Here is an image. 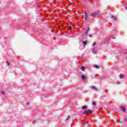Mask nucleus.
<instances>
[{
    "instance_id": "1",
    "label": "nucleus",
    "mask_w": 127,
    "mask_h": 127,
    "mask_svg": "<svg viewBox=\"0 0 127 127\" xmlns=\"http://www.w3.org/2000/svg\"><path fill=\"white\" fill-rule=\"evenodd\" d=\"M91 114H93V111L91 110H85L83 112V115H86L87 117H89V115H91Z\"/></svg>"
},
{
    "instance_id": "2",
    "label": "nucleus",
    "mask_w": 127,
    "mask_h": 127,
    "mask_svg": "<svg viewBox=\"0 0 127 127\" xmlns=\"http://www.w3.org/2000/svg\"><path fill=\"white\" fill-rule=\"evenodd\" d=\"M100 15H101V14H100L99 11L95 12L91 14L92 16H100Z\"/></svg>"
},
{
    "instance_id": "3",
    "label": "nucleus",
    "mask_w": 127,
    "mask_h": 127,
    "mask_svg": "<svg viewBox=\"0 0 127 127\" xmlns=\"http://www.w3.org/2000/svg\"><path fill=\"white\" fill-rule=\"evenodd\" d=\"M120 109H121V111H122L123 113H126V111H127V109L125 106H120Z\"/></svg>"
},
{
    "instance_id": "4",
    "label": "nucleus",
    "mask_w": 127,
    "mask_h": 127,
    "mask_svg": "<svg viewBox=\"0 0 127 127\" xmlns=\"http://www.w3.org/2000/svg\"><path fill=\"white\" fill-rule=\"evenodd\" d=\"M96 48H95V47H93V48H92V53L94 54H97V50H96Z\"/></svg>"
},
{
    "instance_id": "5",
    "label": "nucleus",
    "mask_w": 127,
    "mask_h": 127,
    "mask_svg": "<svg viewBox=\"0 0 127 127\" xmlns=\"http://www.w3.org/2000/svg\"><path fill=\"white\" fill-rule=\"evenodd\" d=\"M90 31V28L89 27H87L86 31L85 32V35H87L88 34V33Z\"/></svg>"
},
{
    "instance_id": "6",
    "label": "nucleus",
    "mask_w": 127,
    "mask_h": 127,
    "mask_svg": "<svg viewBox=\"0 0 127 127\" xmlns=\"http://www.w3.org/2000/svg\"><path fill=\"white\" fill-rule=\"evenodd\" d=\"M87 42H88L87 41H84L82 42V44H83V47H86V45H87Z\"/></svg>"
},
{
    "instance_id": "7",
    "label": "nucleus",
    "mask_w": 127,
    "mask_h": 127,
    "mask_svg": "<svg viewBox=\"0 0 127 127\" xmlns=\"http://www.w3.org/2000/svg\"><path fill=\"white\" fill-rule=\"evenodd\" d=\"M91 89H92V90H94V91H98V88H96V87L94 86H91Z\"/></svg>"
},
{
    "instance_id": "8",
    "label": "nucleus",
    "mask_w": 127,
    "mask_h": 127,
    "mask_svg": "<svg viewBox=\"0 0 127 127\" xmlns=\"http://www.w3.org/2000/svg\"><path fill=\"white\" fill-rule=\"evenodd\" d=\"M82 110H87L88 109V106L87 105H84L82 106Z\"/></svg>"
},
{
    "instance_id": "9",
    "label": "nucleus",
    "mask_w": 127,
    "mask_h": 127,
    "mask_svg": "<svg viewBox=\"0 0 127 127\" xmlns=\"http://www.w3.org/2000/svg\"><path fill=\"white\" fill-rule=\"evenodd\" d=\"M111 19L112 20H114V21H117V17L115 16H112L111 17Z\"/></svg>"
},
{
    "instance_id": "10",
    "label": "nucleus",
    "mask_w": 127,
    "mask_h": 127,
    "mask_svg": "<svg viewBox=\"0 0 127 127\" xmlns=\"http://www.w3.org/2000/svg\"><path fill=\"white\" fill-rule=\"evenodd\" d=\"M81 79L85 81V80H86V77L85 76V75L84 74H82L81 75Z\"/></svg>"
},
{
    "instance_id": "11",
    "label": "nucleus",
    "mask_w": 127,
    "mask_h": 127,
    "mask_svg": "<svg viewBox=\"0 0 127 127\" xmlns=\"http://www.w3.org/2000/svg\"><path fill=\"white\" fill-rule=\"evenodd\" d=\"M94 68H96V69L100 68V66L99 65H98L97 64H94Z\"/></svg>"
},
{
    "instance_id": "12",
    "label": "nucleus",
    "mask_w": 127,
    "mask_h": 127,
    "mask_svg": "<svg viewBox=\"0 0 127 127\" xmlns=\"http://www.w3.org/2000/svg\"><path fill=\"white\" fill-rule=\"evenodd\" d=\"M119 77H120V79H123V78H124V74H121L120 75Z\"/></svg>"
},
{
    "instance_id": "13",
    "label": "nucleus",
    "mask_w": 127,
    "mask_h": 127,
    "mask_svg": "<svg viewBox=\"0 0 127 127\" xmlns=\"http://www.w3.org/2000/svg\"><path fill=\"white\" fill-rule=\"evenodd\" d=\"M63 20H64V19H62L61 20H58L57 21V22H59V23H60L61 21H63Z\"/></svg>"
},
{
    "instance_id": "14",
    "label": "nucleus",
    "mask_w": 127,
    "mask_h": 127,
    "mask_svg": "<svg viewBox=\"0 0 127 127\" xmlns=\"http://www.w3.org/2000/svg\"><path fill=\"white\" fill-rule=\"evenodd\" d=\"M0 94L2 95H5V93L3 90L0 91Z\"/></svg>"
},
{
    "instance_id": "15",
    "label": "nucleus",
    "mask_w": 127,
    "mask_h": 127,
    "mask_svg": "<svg viewBox=\"0 0 127 127\" xmlns=\"http://www.w3.org/2000/svg\"><path fill=\"white\" fill-rule=\"evenodd\" d=\"M88 19H89V18L88 16L84 17V20H88Z\"/></svg>"
},
{
    "instance_id": "16",
    "label": "nucleus",
    "mask_w": 127,
    "mask_h": 127,
    "mask_svg": "<svg viewBox=\"0 0 127 127\" xmlns=\"http://www.w3.org/2000/svg\"><path fill=\"white\" fill-rule=\"evenodd\" d=\"M92 105L96 106V102H95V101L92 102Z\"/></svg>"
},
{
    "instance_id": "17",
    "label": "nucleus",
    "mask_w": 127,
    "mask_h": 127,
    "mask_svg": "<svg viewBox=\"0 0 127 127\" xmlns=\"http://www.w3.org/2000/svg\"><path fill=\"white\" fill-rule=\"evenodd\" d=\"M81 70L82 71H85V66H82L81 67Z\"/></svg>"
},
{
    "instance_id": "18",
    "label": "nucleus",
    "mask_w": 127,
    "mask_h": 127,
    "mask_svg": "<svg viewBox=\"0 0 127 127\" xmlns=\"http://www.w3.org/2000/svg\"><path fill=\"white\" fill-rule=\"evenodd\" d=\"M100 80H103V79H105V77L104 76H101L99 78Z\"/></svg>"
},
{
    "instance_id": "19",
    "label": "nucleus",
    "mask_w": 127,
    "mask_h": 127,
    "mask_svg": "<svg viewBox=\"0 0 127 127\" xmlns=\"http://www.w3.org/2000/svg\"><path fill=\"white\" fill-rule=\"evenodd\" d=\"M6 64H7L8 66H10V64L7 61L6 62Z\"/></svg>"
},
{
    "instance_id": "20",
    "label": "nucleus",
    "mask_w": 127,
    "mask_h": 127,
    "mask_svg": "<svg viewBox=\"0 0 127 127\" xmlns=\"http://www.w3.org/2000/svg\"><path fill=\"white\" fill-rule=\"evenodd\" d=\"M69 120H70V116H68V117L66 119V121H69Z\"/></svg>"
},
{
    "instance_id": "21",
    "label": "nucleus",
    "mask_w": 127,
    "mask_h": 127,
    "mask_svg": "<svg viewBox=\"0 0 127 127\" xmlns=\"http://www.w3.org/2000/svg\"><path fill=\"white\" fill-rule=\"evenodd\" d=\"M83 93H84V94L86 93H88V90H83Z\"/></svg>"
},
{
    "instance_id": "22",
    "label": "nucleus",
    "mask_w": 127,
    "mask_h": 127,
    "mask_svg": "<svg viewBox=\"0 0 127 127\" xmlns=\"http://www.w3.org/2000/svg\"><path fill=\"white\" fill-rule=\"evenodd\" d=\"M127 118H125L124 119V123H127Z\"/></svg>"
},
{
    "instance_id": "23",
    "label": "nucleus",
    "mask_w": 127,
    "mask_h": 127,
    "mask_svg": "<svg viewBox=\"0 0 127 127\" xmlns=\"http://www.w3.org/2000/svg\"><path fill=\"white\" fill-rule=\"evenodd\" d=\"M92 46H96V42H94V43L92 44Z\"/></svg>"
},
{
    "instance_id": "24",
    "label": "nucleus",
    "mask_w": 127,
    "mask_h": 127,
    "mask_svg": "<svg viewBox=\"0 0 127 127\" xmlns=\"http://www.w3.org/2000/svg\"><path fill=\"white\" fill-rule=\"evenodd\" d=\"M69 29H70V30H72V26H70L69 27Z\"/></svg>"
},
{
    "instance_id": "25",
    "label": "nucleus",
    "mask_w": 127,
    "mask_h": 127,
    "mask_svg": "<svg viewBox=\"0 0 127 127\" xmlns=\"http://www.w3.org/2000/svg\"><path fill=\"white\" fill-rule=\"evenodd\" d=\"M26 105H30V102H27Z\"/></svg>"
},
{
    "instance_id": "26",
    "label": "nucleus",
    "mask_w": 127,
    "mask_h": 127,
    "mask_svg": "<svg viewBox=\"0 0 127 127\" xmlns=\"http://www.w3.org/2000/svg\"><path fill=\"white\" fill-rule=\"evenodd\" d=\"M92 36H93V35H92V34L89 35V37H92Z\"/></svg>"
},
{
    "instance_id": "27",
    "label": "nucleus",
    "mask_w": 127,
    "mask_h": 127,
    "mask_svg": "<svg viewBox=\"0 0 127 127\" xmlns=\"http://www.w3.org/2000/svg\"><path fill=\"white\" fill-rule=\"evenodd\" d=\"M85 13L86 16H87V14H86V13H87V11H85Z\"/></svg>"
},
{
    "instance_id": "28",
    "label": "nucleus",
    "mask_w": 127,
    "mask_h": 127,
    "mask_svg": "<svg viewBox=\"0 0 127 127\" xmlns=\"http://www.w3.org/2000/svg\"><path fill=\"white\" fill-rule=\"evenodd\" d=\"M32 124H35V121H33V122H32Z\"/></svg>"
},
{
    "instance_id": "29",
    "label": "nucleus",
    "mask_w": 127,
    "mask_h": 127,
    "mask_svg": "<svg viewBox=\"0 0 127 127\" xmlns=\"http://www.w3.org/2000/svg\"><path fill=\"white\" fill-rule=\"evenodd\" d=\"M125 8H126V10H127V6L125 7Z\"/></svg>"
},
{
    "instance_id": "30",
    "label": "nucleus",
    "mask_w": 127,
    "mask_h": 127,
    "mask_svg": "<svg viewBox=\"0 0 127 127\" xmlns=\"http://www.w3.org/2000/svg\"><path fill=\"white\" fill-rule=\"evenodd\" d=\"M56 19H57V17H58V16H56Z\"/></svg>"
},
{
    "instance_id": "31",
    "label": "nucleus",
    "mask_w": 127,
    "mask_h": 127,
    "mask_svg": "<svg viewBox=\"0 0 127 127\" xmlns=\"http://www.w3.org/2000/svg\"><path fill=\"white\" fill-rule=\"evenodd\" d=\"M63 25H64V23H62Z\"/></svg>"
},
{
    "instance_id": "32",
    "label": "nucleus",
    "mask_w": 127,
    "mask_h": 127,
    "mask_svg": "<svg viewBox=\"0 0 127 127\" xmlns=\"http://www.w3.org/2000/svg\"><path fill=\"white\" fill-rule=\"evenodd\" d=\"M117 83H118V84H120V82H118Z\"/></svg>"
},
{
    "instance_id": "33",
    "label": "nucleus",
    "mask_w": 127,
    "mask_h": 127,
    "mask_svg": "<svg viewBox=\"0 0 127 127\" xmlns=\"http://www.w3.org/2000/svg\"><path fill=\"white\" fill-rule=\"evenodd\" d=\"M113 38H114L115 39V38L114 37H113Z\"/></svg>"
},
{
    "instance_id": "34",
    "label": "nucleus",
    "mask_w": 127,
    "mask_h": 127,
    "mask_svg": "<svg viewBox=\"0 0 127 127\" xmlns=\"http://www.w3.org/2000/svg\"><path fill=\"white\" fill-rule=\"evenodd\" d=\"M89 0V1H91V0Z\"/></svg>"
}]
</instances>
